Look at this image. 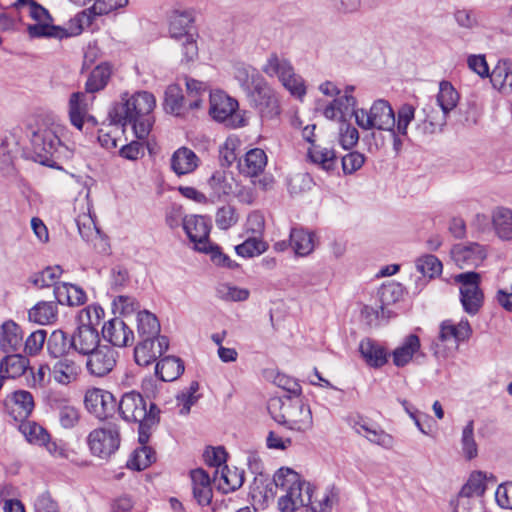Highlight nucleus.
<instances>
[{
  "instance_id": "obj_1",
  "label": "nucleus",
  "mask_w": 512,
  "mask_h": 512,
  "mask_svg": "<svg viewBox=\"0 0 512 512\" xmlns=\"http://www.w3.org/2000/svg\"><path fill=\"white\" fill-rule=\"evenodd\" d=\"M273 481L276 488L284 492L278 498L281 512H294L304 506H308L307 512H331L332 506L337 502V495L333 490L326 491L320 499L313 500L312 485L288 467L277 470Z\"/></svg>"
},
{
  "instance_id": "obj_2",
  "label": "nucleus",
  "mask_w": 512,
  "mask_h": 512,
  "mask_svg": "<svg viewBox=\"0 0 512 512\" xmlns=\"http://www.w3.org/2000/svg\"><path fill=\"white\" fill-rule=\"evenodd\" d=\"M154 96L146 91L132 95L124 93L119 102L115 103L108 113L113 124L131 125L138 139L148 136L152 127L151 113L155 107Z\"/></svg>"
},
{
  "instance_id": "obj_3",
  "label": "nucleus",
  "mask_w": 512,
  "mask_h": 512,
  "mask_svg": "<svg viewBox=\"0 0 512 512\" xmlns=\"http://www.w3.org/2000/svg\"><path fill=\"white\" fill-rule=\"evenodd\" d=\"M117 409L123 420L139 424V443H148L152 431L160 422L157 405L152 402L148 404L140 393L131 391L122 395Z\"/></svg>"
},
{
  "instance_id": "obj_4",
  "label": "nucleus",
  "mask_w": 512,
  "mask_h": 512,
  "mask_svg": "<svg viewBox=\"0 0 512 512\" xmlns=\"http://www.w3.org/2000/svg\"><path fill=\"white\" fill-rule=\"evenodd\" d=\"M271 417L287 429L305 433L313 426L310 406L299 396L272 398L268 402Z\"/></svg>"
},
{
  "instance_id": "obj_5",
  "label": "nucleus",
  "mask_w": 512,
  "mask_h": 512,
  "mask_svg": "<svg viewBox=\"0 0 512 512\" xmlns=\"http://www.w3.org/2000/svg\"><path fill=\"white\" fill-rule=\"evenodd\" d=\"M104 315L100 306H88L80 312L81 324L71 336L73 350L81 355H89L96 350L100 342L98 330L95 328Z\"/></svg>"
},
{
  "instance_id": "obj_6",
  "label": "nucleus",
  "mask_w": 512,
  "mask_h": 512,
  "mask_svg": "<svg viewBox=\"0 0 512 512\" xmlns=\"http://www.w3.org/2000/svg\"><path fill=\"white\" fill-rule=\"evenodd\" d=\"M59 130L60 127L54 123H42L36 127H29L31 147L37 161L41 164L50 165L52 158L65 149L58 135Z\"/></svg>"
},
{
  "instance_id": "obj_7",
  "label": "nucleus",
  "mask_w": 512,
  "mask_h": 512,
  "mask_svg": "<svg viewBox=\"0 0 512 512\" xmlns=\"http://www.w3.org/2000/svg\"><path fill=\"white\" fill-rule=\"evenodd\" d=\"M262 71L269 77H277L282 85L294 96L302 97L306 93L304 81L294 72L291 63L284 57L271 54L262 67Z\"/></svg>"
},
{
  "instance_id": "obj_8",
  "label": "nucleus",
  "mask_w": 512,
  "mask_h": 512,
  "mask_svg": "<svg viewBox=\"0 0 512 512\" xmlns=\"http://www.w3.org/2000/svg\"><path fill=\"white\" fill-rule=\"evenodd\" d=\"M354 116L357 125L364 130L393 131L396 125L395 113L388 101L383 99L375 101L369 111L355 110Z\"/></svg>"
},
{
  "instance_id": "obj_9",
  "label": "nucleus",
  "mask_w": 512,
  "mask_h": 512,
  "mask_svg": "<svg viewBox=\"0 0 512 512\" xmlns=\"http://www.w3.org/2000/svg\"><path fill=\"white\" fill-rule=\"evenodd\" d=\"M121 443L120 427L114 422L92 430L87 437L91 453L101 459H108L119 449Z\"/></svg>"
},
{
  "instance_id": "obj_10",
  "label": "nucleus",
  "mask_w": 512,
  "mask_h": 512,
  "mask_svg": "<svg viewBox=\"0 0 512 512\" xmlns=\"http://www.w3.org/2000/svg\"><path fill=\"white\" fill-rule=\"evenodd\" d=\"M26 5L29 6V15L31 18L37 21L36 24L28 25L27 27V31L31 37L63 39L79 34V27L75 32H69L67 29L61 26L52 25V18L49 12L34 0H28L20 7Z\"/></svg>"
},
{
  "instance_id": "obj_11",
  "label": "nucleus",
  "mask_w": 512,
  "mask_h": 512,
  "mask_svg": "<svg viewBox=\"0 0 512 512\" xmlns=\"http://www.w3.org/2000/svg\"><path fill=\"white\" fill-rule=\"evenodd\" d=\"M247 95L250 106L259 114L262 120H271L280 115V104L274 89L262 81Z\"/></svg>"
},
{
  "instance_id": "obj_12",
  "label": "nucleus",
  "mask_w": 512,
  "mask_h": 512,
  "mask_svg": "<svg viewBox=\"0 0 512 512\" xmlns=\"http://www.w3.org/2000/svg\"><path fill=\"white\" fill-rule=\"evenodd\" d=\"M480 274L474 271L464 272L454 277L460 284V301L463 309L470 315H475L483 304V293L480 289Z\"/></svg>"
},
{
  "instance_id": "obj_13",
  "label": "nucleus",
  "mask_w": 512,
  "mask_h": 512,
  "mask_svg": "<svg viewBox=\"0 0 512 512\" xmlns=\"http://www.w3.org/2000/svg\"><path fill=\"white\" fill-rule=\"evenodd\" d=\"M119 353L112 346L101 345L87 355L86 369L95 377H104L116 367Z\"/></svg>"
},
{
  "instance_id": "obj_14",
  "label": "nucleus",
  "mask_w": 512,
  "mask_h": 512,
  "mask_svg": "<svg viewBox=\"0 0 512 512\" xmlns=\"http://www.w3.org/2000/svg\"><path fill=\"white\" fill-rule=\"evenodd\" d=\"M183 228L190 241L194 243L195 249L208 253L212 245L209 241L211 228L209 220L198 215L186 216L183 220Z\"/></svg>"
},
{
  "instance_id": "obj_15",
  "label": "nucleus",
  "mask_w": 512,
  "mask_h": 512,
  "mask_svg": "<svg viewBox=\"0 0 512 512\" xmlns=\"http://www.w3.org/2000/svg\"><path fill=\"white\" fill-rule=\"evenodd\" d=\"M451 257L460 268L478 267L487 257L484 246L479 243H459L452 247Z\"/></svg>"
},
{
  "instance_id": "obj_16",
  "label": "nucleus",
  "mask_w": 512,
  "mask_h": 512,
  "mask_svg": "<svg viewBox=\"0 0 512 512\" xmlns=\"http://www.w3.org/2000/svg\"><path fill=\"white\" fill-rule=\"evenodd\" d=\"M84 402L86 408L98 418L111 416L118 405L111 392L99 388L87 391Z\"/></svg>"
},
{
  "instance_id": "obj_17",
  "label": "nucleus",
  "mask_w": 512,
  "mask_h": 512,
  "mask_svg": "<svg viewBox=\"0 0 512 512\" xmlns=\"http://www.w3.org/2000/svg\"><path fill=\"white\" fill-rule=\"evenodd\" d=\"M169 346L166 336L159 338L141 339V342L134 349L135 362L140 366H148L160 357Z\"/></svg>"
},
{
  "instance_id": "obj_18",
  "label": "nucleus",
  "mask_w": 512,
  "mask_h": 512,
  "mask_svg": "<svg viewBox=\"0 0 512 512\" xmlns=\"http://www.w3.org/2000/svg\"><path fill=\"white\" fill-rule=\"evenodd\" d=\"M128 4V0H95L92 7L83 10L76 16L79 33L93 24L97 16L107 15Z\"/></svg>"
},
{
  "instance_id": "obj_19",
  "label": "nucleus",
  "mask_w": 512,
  "mask_h": 512,
  "mask_svg": "<svg viewBox=\"0 0 512 512\" xmlns=\"http://www.w3.org/2000/svg\"><path fill=\"white\" fill-rule=\"evenodd\" d=\"M56 359L57 361L51 367L54 381L65 386L76 382L82 373V367L75 356L72 354Z\"/></svg>"
},
{
  "instance_id": "obj_20",
  "label": "nucleus",
  "mask_w": 512,
  "mask_h": 512,
  "mask_svg": "<svg viewBox=\"0 0 512 512\" xmlns=\"http://www.w3.org/2000/svg\"><path fill=\"white\" fill-rule=\"evenodd\" d=\"M105 341L116 347H126L133 343L134 333L121 318L115 317L105 322L102 327Z\"/></svg>"
},
{
  "instance_id": "obj_21",
  "label": "nucleus",
  "mask_w": 512,
  "mask_h": 512,
  "mask_svg": "<svg viewBox=\"0 0 512 512\" xmlns=\"http://www.w3.org/2000/svg\"><path fill=\"white\" fill-rule=\"evenodd\" d=\"M7 412L15 419L23 421L30 416L34 410L35 403L33 395L26 390H16L5 399Z\"/></svg>"
},
{
  "instance_id": "obj_22",
  "label": "nucleus",
  "mask_w": 512,
  "mask_h": 512,
  "mask_svg": "<svg viewBox=\"0 0 512 512\" xmlns=\"http://www.w3.org/2000/svg\"><path fill=\"white\" fill-rule=\"evenodd\" d=\"M472 334V328L467 319H462L457 324L452 320H445L440 325L438 340L457 348L459 342L467 340Z\"/></svg>"
},
{
  "instance_id": "obj_23",
  "label": "nucleus",
  "mask_w": 512,
  "mask_h": 512,
  "mask_svg": "<svg viewBox=\"0 0 512 512\" xmlns=\"http://www.w3.org/2000/svg\"><path fill=\"white\" fill-rule=\"evenodd\" d=\"M19 431L30 444L44 446L50 453H56V443L50 441V434L40 424L23 420L19 425Z\"/></svg>"
},
{
  "instance_id": "obj_24",
  "label": "nucleus",
  "mask_w": 512,
  "mask_h": 512,
  "mask_svg": "<svg viewBox=\"0 0 512 512\" xmlns=\"http://www.w3.org/2000/svg\"><path fill=\"white\" fill-rule=\"evenodd\" d=\"M86 94L83 92L72 93L69 99V117L71 124L78 130H82L85 123L93 122L95 120L92 116L88 115V104L86 101Z\"/></svg>"
},
{
  "instance_id": "obj_25",
  "label": "nucleus",
  "mask_w": 512,
  "mask_h": 512,
  "mask_svg": "<svg viewBox=\"0 0 512 512\" xmlns=\"http://www.w3.org/2000/svg\"><path fill=\"white\" fill-rule=\"evenodd\" d=\"M237 108L238 102L223 93L210 96V115L218 122L232 119Z\"/></svg>"
},
{
  "instance_id": "obj_26",
  "label": "nucleus",
  "mask_w": 512,
  "mask_h": 512,
  "mask_svg": "<svg viewBox=\"0 0 512 512\" xmlns=\"http://www.w3.org/2000/svg\"><path fill=\"white\" fill-rule=\"evenodd\" d=\"M22 331L13 320H7L1 325L0 350L6 354L16 352L22 344Z\"/></svg>"
},
{
  "instance_id": "obj_27",
  "label": "nucleus",
  "mask_w": 512,
  "mask_h": 512,
  "mask_svg": "<svg viewBox=\"0 0 512 512\" xmlns=\"http://www.w3.org/2000/svg\"><path fill=\"white\" fill-rule=\"evenodd\" d=\"M199 157L189 148H178L171 157V169L177 175L192 173L199 166Z\"/></svg>"
},
{
  "instance_id": "obj_28",
  "label": "nucleus",
  "mask_w": 512,
  "mask_h": 512,
  "mask_svg": "<svg viewBox=\"0 0 512 512\" xmlns=\"http://www.w3.org/2000/svg\"><path fill=\"white\" fill-rule=\"evenodd\" d=\"M194 22V15L191 10L174 9L169 15V33L177 40L191 35L189 29Z\"/></svg>"
},
{
  "instance_id": "obj_29",
  "label": "nucleus",
  "mask_w": 512,
  "mask_h": 512,
  "mask_svg": "<svg viewBox=\"0 0 512 512\" xmlns=\"http://www.w3.org/2000/svg\"><path fill=\"white\" fill-rule=\"evenodd\" d=\"M193 495L201 506L210 504L213 496L211 480L209 475L201 468L192 470L190 473Z\"/></svg>"
},
{
  "instance_id": "obj_30",
  "label": "nucleus",
  "mask_w": 512,
  "mask_h": 512,
  "mask_svg": "<svg viewBox=\"0 0 512 512\" xmlns=\"http://www.w3.org/2000/svg\"><path fill=\"white\" fill-rule=\"evenodd\" d=\"M485 489V476L483 475V473H472L466 484L462 487V489L459 492L454 512H461V507L464 506V504L469 503V498H472L474 496H482L485 492Z\"/></svg>"
},
{
  "instance_id": "obj_31",
  "label": "nucleus",
  "mask_w": 512,
  "mask_h": 512,
  "mask_svg": "<svg viewBox=\"0 0 512 512\" xmlns=\"http://www.w3.org/2000/svg\"><path fill=\"white\" fill-rule=\"evenodd\" d=\"M267 155L260 148L250 149L239 162L240 172L249 177L260 175L267 165Z\"/></svg>"
},
{
  "instance_id": "obj_32",
  "label": "nucleus",
  "mask_w": 512,
  "mask_h": 512,
  "mask_svg": "<svg viewBox=\"0 0 512 512\" xmlns=\"http://www.w3.org/2000/svg\"><path fill=\"white\" fill-rule=\"evenodd\" d=\"M359 351L370 367L380 368L387 363V351L382 345L371 338L361 340Z\"/></svg>"
},
{
  "instance_id": "obj_33",
  "label": "nucleus",
  "mask_w": 512,
  "mask_h": 512,
  "mask_svg": "<svg viewBox=\"0 0 512 512\" xmlns=\"http://www.w3.org/2000/svg\"><path fill=\"white\" fill-rule=\"evenodd\" d=\"M28 319L38 325H51L58 319V306L54 301H39L28 310Z\"/></svg>"
},
{
  "instance_id": "obj_34",
  "label": "nucleus",
  "mask_w": 512,
  "mask_h": 512,
  "mask_svg": "<svg viewBox=\"0 0 512 512\" xmlns=\"http://www.w3.org/2000/svg\"><path fill=\"white\" fill-rule=\"evenodd\" d=\"M54 296L57 303L68 306H80L86 302L85 292L76 285L69 283L57 284L54 287Z\"/></svg>"
},
{
  "instance_id": "obj_35",
  "label": "nucleus",
  "mask_w": 512,
  "mask_h": 512,
  "mask_svg": "<svg viewBox=\"0 0 512 512\" xmlns=\"http://www.w3.org/2000/svg\"><path fill=\"white\" fill-rule=\"evenodd\" d=\"M215 480L218 481L219 489L224 493H229L239 489L244 483V471L236 467L233 469L224 465L221 469H216Z\"/></svg>"
},
{
  "instance_id": "obj_36",
  "label": "nucleus",
  "mask_w": 512,
  "mask_h": 512,
  "mask_svg": "<svg viewBox=\"0 0 512 512\" xmlns=\"http://www.w3.org/2000/svg\"><path fill=\"white\" fill-rule=\"evenodd\" d=\"M72 346V338L60 329L54 330L46 342L48 355L55 359L71 355L70 350H73Z\"/></svg>"
},
{
  "instance_id": "obj_37",
  "label": "nucleus",
  "mask_w": 512,
  "mask_h": 512,
  "mask_svg": "<svg viewBox=\"0 0 512 512\" xmlns=\"http://www.w3.org/2000/svg\"><path fill=\"white\" fill-rule=\"evenodd\" d=\"M165 110L175 116H182L189 108V99L182 94V89L176 85H169L165 91Z\"/></svg>"
},
{
  "instance_id": "obj_38",
  "label": "nucleus",
  "mask_w": 512,
  "mask_h": 512,
  "mask_svg": "<svg viewBox=\"0 0 512 512\" xmlns=\"http://www.w3.org/2000/svg\"><path fill=\"white\" fill-rule=\"evenodd\" d=\"M378 296L380 300V313L382 317H390L391 311L388 306L398 302L403 296V286L394 281L383 284L379 291Z\"/></svg>"
},
{
  "instance_id": "obj_39",
  "label": "nucleus",
  "mask_w": 512,
  "mask_h": 512,
  "mask_svg": "<svg viewBox=\"0 0 512 512\" xmlns=\"http://www.w3.org/2000/svg\"><path fill=\"white\" fill-rule=\"evenodd\" d=\"M155 372L162 381H174L184 372V363L178 357L167 356L156 364Z\"/></svg>"
},
{
  "instance_id": "obj_40",
  "label": "nucleus",
  "mask_w": 512,
  "mask_h": 512,
  "mask_svg": "<svg viewBox=\"0 0 512 512\" xmlns=\"http://www.w3.org/2000/svg\"><path fill=\"white\" fill-rule=\"evenodd\" d=\"M112 76V66L107 62L97 65L90 73L85 89L87 93H96L103 90Z\"/></svg>"
},
{
  "instance_id": "obj_41",
  "label": "nucleus",
  "mask_w": 512,
  "mask_h": 512,
  "mask_svg": "<svg viewBox=\"0 0 512 512\" xmlns=\"http://www.w3.org/2000/svg\"><path fill=\"white\" fill-rule=\"evenodd\" d=\"M420 349V339L415 334L405 337L402 345L393 351V363L397 367H403L410 362L413 355Z\"/></svg>"
},
{
  "instance_id": "obj_42",
  "label": "nucleus",
  "mask_w": 512,
  "mask_h": 512,
  "mask_svg": "<svg viewBox=\"0 0 512 512\" xmlns=\"http://www.w3.org/2000/svg\"><path fill=\"white\" fill-rule=\"evenodd\" d=\"M423 112L425 119L422 126H420L423 133L432 134L438 130L441 131L446 124L449 113L443 111L441 108L436 109L432 103L427 104L423 108Z\"/></svg>"
},
{
  "instance_id": "obj_43",
  "label": "nucleus",
  "mask_w": 512,
  "mask_h": 512,
  "mask_svg": "<svg viewBox=\"0 0 512 512\" xmlns=\"http://www.w3.org/2000/svg\"><path fill=\"white\" fill-rule=\"evenodd\" d=\"M234 77L239 82L246 94L261 84L265 79L252 66L246 64H237L234 67Z\"/></svg>"
},
{
  "instance_id": "obj_44",
  "label": "nucleus",
  "mask_w": 512,
  "mask_h": 512,
  "mask_svg": "<svg viewBox=\"0 0 512 512\" xmlns=\"http://www.w3.org/2000/svg\"><path fill=\"white\" fill-rule=\"evenodd\" d=\"M310 160L323 170L329 172L335 169L337 157L334 149L313 144L308 149Z\"/></svg>"
},
{
  "instance_id": "obj_45",
  "label": "nucleus",
  "mask_w": 512,
  "mask_h": 512,
  "mask_svg": "<svg viewBox=\"0 0 512 512\" xmlns=\"http://www.w3.org/2000/svg\"><path fill=\"white\" fill-rule=\"evenodd\" d=\"M137 333L141 339L159 338L160 323L157 317L151 312L144 310L137 314Z\"/></svg>"
},
{
  "instance_id": "obj_46",
  "label": "nucleus",
  "mask_w": 512,
  "mask_h": 512,
  "mask_svg": "<svg viewBox=\"0 0 512 512\" xmlns=\"http://www.w3.org/2000/svg\"><path fill=\"white\" fill-rule=\"evenodd\" d=\"M290 246L299 256H307L314 250V235L303 228H292Z\"/></svg>"
},
{
  "instance_id": "obj_47",
  "label": "nucleus",
  "mask_w": 512,
  "mask_h": 512,
  "mask_svg": "<svg viewBox=\"0 0 512 512\" xmlns=\"http://www.w3.org/2000/svg\"><path fill=\"white\" fill-rule=\"evenodd\" d=\"M492 222L497 235L503 240L512 239V211L498 207L493 211Z\"/></svg>"
},
{
  "instance_id": "obj_48",
  "label": "nucleus",
  "mask_w": 512,
  "mask_h": 512,
  "mask_svg": "<svg viewBox=\"0 0 512 512\" xmlns=\"http://www.w3.org/2000/svg\"><path fill=\"white\" fill-rule=\"evenodd\" d=\"M28 364V359L22 355H7L0 362V374L4 373L7 378L19 377L26 372Z\"/></svg>"
},
{
  "instance_id": "obj_49",
  "label": "nucleus",
  "mask_w": 512,
  "mask_h": 512,
  "mask_svg": "<svg viewBox=\"0 0 512 512\" xmlns=\"http://www.w3.org/2000/svg\"><path fill=\"white\" fill-rule=\"evenodd\" d=\"M459 101V94L450 82L442 81L439 85V92L436 97L435 104L450 113Z\"/></svg>"
},
{
  "instance_id": "obj_50",
  "label": "nucleus",
  "mask_w": 512,
  "mask_h": 512,
  "mask_svg": "<svg viewBox=\"0 0 512 512\" xmlns=\"http://www.w3.org/2000/svg\"><path fill=\"white\" fill-rule=\"evenodd\" d=\"M461 450L467 460H472L478 455V445L474 436V421L470 420L462 429Z\"/></svg>"
},
{
  "instance_id": "obj_51",
  "label": "nucleus",
  "mask_w": 512,
  "mask_h": 512,
  "mask_svg": "<svg viewBox=\"0 0 512 512\" xmlns=\"http://www.w3.org/2000/svg\"><path fill=\"white\" fill-rule=\"evenodd\" d=\"M233 177L225 171H215L210 177L208 184L218 197L229 195L233 192Z\"/></svg>"
},
{
  "instance_id": "obj_52",
  "label": "nucleus",
  "mask_w": 512,
  "mask_h": 512,
  "mask_svg": "<svg viewBox=\"0 0 512 512\" xmlns=\"http://www.w3.org/2000/svg\"><path fill=\"white\" fill-rule=\"evenodd\" d=\"M145 444H141V447L136 449L129 460V467L135 470H144L149 467L156 460L155 451Z\"/></svg>"
},
{
  "instance_id": "obj_53",
  "label": "nucleus",
  "mask_w": 512,
  "mask_h": 512,
  "mask_svg": "<svg viewBox=\"0 0 512 512\" xmlns=\"http://www.w3.org/2000/svg\"><path fill=\"white\" fill-rule=\"evenodd\" d=\"M267 249V244L257 236L247 238L243 243L235 247V251L242 257H254L264 253Z\"/></svg>"
},
{
  "instance_id": "obj_54",
  "label": "nucleus",
  "mask_w": 512,
  "mask_h": 512,
  "mask_svg": "<svg viewBox=\"0 0 512 512\" xmlns=\"http://www.w3.org/2000/svg\"><path fill=\"white\" fill-rule=\"evenodd\" d=\"M63 270L60 266H49L46 267L39 273L34 274L31 277V282L38 288H45L50 286H56V280L60 277Z\"/></svg>"
},
{
  "instance_id": "obj_55",
  "label": "nucleus",
  "mask_w": 512,
  "mask_h": 512,
  "mask_svg": "<svg viewBox=\"0 0 512 512\" xmlns=\"http://www.w3.org/2000/svg\"><path fill=\"white\" fill-rule=\"evenodd\" d=\"M417 270L425 277L433 278L442 272V263L431 254L423 255L416 260Z\"/></svg>"
},
{
  "instance_id": "obj_56",
  "label": "nucleus",
  "mask_w": 512,
  "mask_h": 512,
  "mask_svg": "<svg viewBox=\"0 0 512 512\" xmlns=\"http://www.w3.org/2000/svg\"><path fill=\"white\" fill-rule=\"evenodd\" d=\"M249 294V290L232 286L230 284H220L217 287V296L225 301H245L248 299Z\"/></svg>"
},
{
  "instance_id": "obj_57",
  "label": "nucleus",
  "mask_w": 512,
  "mask_h": 512,
  "mask_svg": "<svg viewBox=\"0 0 512 512\" xmlns=\"http://www.w3.org/2000/svg\"><path fill=\"white\" fill-rule=\"evenodd\" d=\"M238 221L236 210L231 205H224L218 208L215 216V222L218 228L227 230Z\"/></svg>"
},
{
  "instance_id": "obj_58",
  "label": "nucleus",
  "mask_w": 512,
  "mask_h": 512,
  "mask_svg": "<svg viewBox=\"0 0 512 512\" xmlns=\"http://www.w3.org/2000/svg\"><path fill=\"white\" fill-rule=\"evenodd\" d=\"M186 88L188 92L189 108L197 109L201 106L202 95L205 93V85L203 82L195 79H186Z\"/></svg>"
},
{
  "instance_id": "obj_59",
  "label": "nucleus",
  "mask_w": 512,
  "mask_h": 512,
  "mask_svg": "<svg viewBox=\"0 0 512 512\" xmlns=\"http://www.w3.org/2000/svg\"><path fill=\"white\" fill-rule=\"evenodd\" d=\"M31 380H29L30 387L37 389L45 388L51 381V368L47 365H40L37 370L30 368Z\"/></svg>"
},
{
  "instance_id": "obj_60",
  "label": "nucleus",
  "mask_w": 512,
  "mask_h": 512,
  "mask_svg": "<svg viewBox=\"0 0 512 512\" xmlns=\"http://www.w3.org/2000/svg\"><path fill=\"white\" fill-rule=\"evenodd\" d=\"M47 342V332L43 329L32 332L25 342V351L29 355L38 354Z\"/></svg>"
},
{
  "instance_id": "obj_61",
  "label": "nucleus",
  "mask_w": 512,
  "mask_h": 512,
  "mask_svg": "<svg viewBox=\"0 0 512 512\" xmlns=\"http://www.w3.org/2000/svg\"><path fill=\"white\" fill-rule=\"evenodd\" d=\"M34 512H60V508L49 492H43L34 500Z\"/></svg>"
},
{
  "instance_id": "obj_62",
  "label": "nucleus",
  "mask_w": 512,
  "mask_h": 512,
  "mask_svg": "<svg viewBox=\"0 0 512 512\" xmlns=\"http://www.w3.org/2000/svg\"><path fill=\"white\" fill-rule=\"evenodd\" d=\"M365 162V156L358 152L352 151L342 157V169L345 174H352L359 170Z\"/></svg>"
},
{
  "instance_id": "obj_63",
  "label": "nucleus",
  "mask_w": 512,
  "mask_h": 512,
  "mask_svg": "<svg viewBox=\"0 0 512 512\" xmlns=\"http://www.w3.org/2000/svg\"><path fill=\"white\" fill-rule=\"evenodd\" d=\"M80 420V412L74 406H63L59 411V421L63 428L71 429L75 427Z\"/></svg>"
},
{
  "instance_id": "obj_64",
  "label": "nucleus",
  "mask_w": 512,
  "mask_h": 512,
  "mask_svg": "<svg viewBox=\"0 0 512 512\" xmlns=\"http://www.w3.org/2000/svg\"><path fill=\"white\" fill-rule=\"evenodd\" d=\"M495 499L501 508L512 509V482L500 484L496 489Z\"/></svg>"
}]
</instances>
